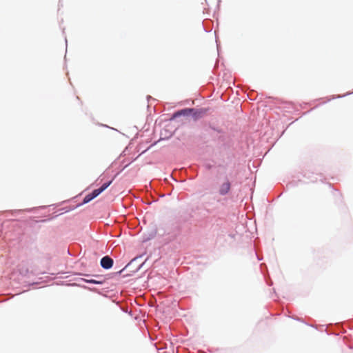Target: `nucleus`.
Segmentation results:
<instances>
[{
	"label": "nucleus",
	"instance_id": "obj_1",
	"mask_svg": "<svg viewBox=\"0 0 353 353\" xmlns=\"http://www.w3.org/2000/svg\"><path fill=\"white\" fill-rule=\"evenodd\" d=\"M112 181H110L108 183H104L101 188L96 189L92 191V193L87 194L83 199V203H87L92 201L93 199L99 195L102 192H103L111 183Z\"/></svg>",
	"mask_w": 353,
	"mask_h": 353
},
{
	"label": "nucleus",
	"instance_id": "obj_2",
	"mask_svg": "<svg viewBox=\"0 0 353 353\" xmlns=\"http://www.w3.org/2000/svg\"><path fill=\"white\" fill-rule=\"evenodd\" d=\"M113 265V260L108 256L103 257L101 260V265L105 269H110Z\"/></svg>",
	"mask_w": 353,
	"mask_h": 353
},
{
	"label": "nucleus",
	"instance_id": "obj_3",
	"mask_svg": "<svg viewBox=\"0 0 353 353\" xmlns=\"http://www.w3.org/2000/svg\"><path fill=\"white\" fill-rule=\"evenodd\" d=\"M230 183L227 181L221 184L219 189V192L221 195H225L228 194L230 190Z\"/></svg>",
	"mask_w": 353,
	"mask_h": 353
},
{
	"label": "nucleus",
	"instance_id": "obj_4",
	"mask_svg": "<svg viewBox=\"0 0 353 353\" xmlns=\"http://www.w3.org/2000/svg\"><path fill=\"white\" fill-rule=\"evenodd\" d=\"M87 283H94V284H101L103 283L102 281H97L94 279H86L85 280Z\"/></svg>",
	"mask_w": 353,
	"mask_h": 353
},
{
	"label": "nucleus",
	"instance_id": "obj_5",
	"mask_svg": "<svg viewBox=\"0 0 353 353\" xmlns=\"http://www.w3.org/2000/svg\"><path fill=\"white\" fill-rule=\"evenodd\" d=\"M188 111H190V110H182L181 112H177L176 114H185V112H188Z\"/></svg>",
	"mask_w": 353,
	"mask_h": 353
}]
</instances>
